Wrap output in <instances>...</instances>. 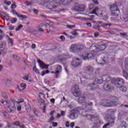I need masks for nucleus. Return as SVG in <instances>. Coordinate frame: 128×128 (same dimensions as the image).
<instances>
[{
	"label": "nucleus",
	"mask_w": 128,
	"mask_h": 128,
	"mask_svg": "<svg viewBox=\"0 0 128 128\" xmlns=\"http://www.w3.org/2000/svg\"><path fill=\"white\" fill-rule=\"evenodd\" d=\"M112 80V78L108 75L104 76L102 77V80L98 78H95L93 84H89L87 86V88L88 90H96L98 88V84H102V82H110Z\"/></svg>",
	"instance_id": "obj_1"
},
{
	"label": "nucleus",
	"mask_w": 128,
	"mask_h": 128,
	"mask_svg": "<svg viewBox=\"0 0 128 128\" xmlns=\"http://www.w3.org/2000/svg\"><path fill=\"white\" fill-rule=\"evenodd\" d=\"M126 84L124 80L122 78H112L113 86H115V88H119L120 90L122 92H126L127 90L126 87L122 86V84Z\"/></svg>",
	"instance_id": "obj_2"
},
{
	"label": "nucleus",
	"mask_w": 128,
	"mask_h": 128,
	"mask_svg": "<svg viewBox=\"0 0 128 128\" xmlns=\"http://www.w3.org/2000/svg\"><path fill=\"white\" fill-rule=\"evenodd\" d=\"M86 97L84 95L80 96L78 99V102L79 104H82V106H85V108H82L83 113L90 112V110H92V108L88 106H94V104L92 102H90L88 104V103L86 102Z\"/></svg>",
	"instance_id": "obj_3"
},
{
	"label": "nucleus",
	"mask_w": 128,
	"mask_h": 128,
	"mask_svg": "<svg viewBox=\"0 0 128 128\" xmlns=\"http://www.w3.org/2000/svg\"><path fill=\"white\" fill-rule=\"evenodd\" d=\"M24 102V99H20L19 102H17L14 100H12V101H6L8 112H14L16 110V104H22V102Z\"/></svg>",
	"instance_id": "obj_4"
},
{
	"label": "nucleus",
	"mask_w": 128,
	"mask_h": 128,
	"mask_svg": "<svg viewBox=\"0 0 128 128\" xmlns=\"http://www.w3.org/2000/svg\"><path fill=\"white\" fill-rule=\"evenodd\" d=\"M106 48V44H92L90 47V51L92 52H102Z\"/></svg>",
	"instance_id": "obj_5"
},
{
	"label": "nucleus",
	"mask_w": 128,
	"mask_h": 128,
	"mask_svg": "<svg viewBox=\"0 0 128 128\" xmlns=\"http://www.w3.org/2000/svg\"><path fill=\"white\" fill-rule=\"evenodd\" d=\"M73 92V95L74 96L78 97L82 96V92L80 90V87L78 86H74L72 88Z\"/></svg>",
	"instance_id": "obj_6"
},
{
	"label": "nucleus",
	"mask_w": 128,
	"mask_h": 128,
	"mask_svg": "<svg viewBox=\"0 0 128 128\" xmlns=\"http://www.w3.org/2000/svg\"><path fill=\"white\" fill-rule=\"evenodd\" d=\"M94 54L92 53H86L84 52L82 55H80V58H82L84 60H92V58H94Z\"/></svg>",
	"instance_id": "obj_7"
},
{
	"label": "nucleus",
	"mask_w": 128,
	"mask_h": 128,
	"mask_svg": "<svg viewBox=\"0 0 128 128\" xmlns=\"http://www.w3.org/2000/svg\"><path fill=\"white\" fill-rule=\"evenodd\" d=\"M120 4L116 2L113 5L112 14L113 16H116V18H118V14H120V10H118V6Z\"/></svg>",
	"instance_id": "obj_8"
},
{
	"label": "nucleus",
	"mask_w": 128,
	"mask_h": 128,
	"mask_svg": "<svg viewBox=\"0 0 128 128\" xmlns=\"http://www.w3.org/2000/svg\"><path fill=\"white\" fill-rule=\"evenodd\" d=\"M84 8L86 6L82 4L76 6L74 8V10L76 12H84Z\"/></svg>",
	"instance_id": "obj_9"
},
{
	"label": "nucleus",
	"mask_w": 128,
	"mask_h": 128,
	"mask_svg": "<svg viewBox=\"0 0 128 128\" xmlns=\"http://www.w3.org/2000/svg\"><path fill=\"white\" fill-rule=\"evenodd\" d=\"M79 62H80V59L78 58L74 59L71 62V64L74 68H76V67L80 65V63Z\"/></svg>",
	"instance_id": "obj_10"
},
{
	"label": "nucleus",
	"mask_w": 128,
	"mask_h": 128,
	"mask_svg": "<svg viewBox=\"0 0 128 128\" xmlns=\"http://www.w3.org/2000/svg\"><path fill=\"white\" fill-rule=\"evenodd\" d=\"M109 113L104 118V120H106V122H110L111 120H112V110H108Z\"/></svg>",
	"instance_id": "obj_11"
},
{
	"label": "nucleus",
	"mask_w": 128,
	"mask_h": 128,
	"mask_svg": "<svg viewBox=\"0 0 128 128\" xmlns=\"http://www.w3.org/2000/svg\"><path fill=\"white\" fill-rule=\"evenodd\" d=\"M47 26L44 24H41L39 26V28H38L40 32H44L46 30Z\"/></svg>",
	"instance_id": "obj_12"
},
{
	"label": "nucleus",
	"mask_w": 128,
	"mask_h": 128,
	"mask_svg": "<svg viewBox=\"0 0 128 128\" xmlns=\"http://www.w3.org/2000/svg\"><path fill=\"white\" fill-rule=\"evenodd\" d=\"M120 104V101L118 100V97H113V101H112V106H116Z\"/></svg>",
	"instance_id": "obj_13"
},
{
	"label": "nucleus",
	"mask_w": 128,
	"mask_h": 128,
	"mask_svg": "<svg viewBox=\"0 0 128 128\" xmlns=\"http://www.w3.org/2000/svg\"><path fill=\"white\" fill-rule=\"evenodd\" d=\"M39 64L40 68L42 70H48V66H50L44 64V63L40 60L39 62Z\"/></svg>",
	"instance_id": "obj_14"
},
{
	"label": "nucleus",
	"mask_w": 128,
	"mask_h": 128,
	"mask_svg": "<svg viewBox=\"0 0 128 128\" xmlns=\"http://www.w3.org/2000/svg\"><path fill=\"white\" fill-rule=\"evenodd\" d=\"M68 118L70 120H76V118H78V113L76 112H73L70 116H68Z\"/></svg>",
	"instance_id": "obj_15"
},
{
	"label": "nucleus",
	"mask_w": 128,
	"mask_h": 128,
	"mask_svg": "<svg viewBox=\"0 0 128 128\" xmlns=\"http://www.w3.org/2000/svg\"><path fill=\"white\" fill-rule=\"evenodd\" d=\"M25 88H26V84L24 83L21 84L20 86H18V89L20 92L24 90Z\"/></svg>",
	"instance_id": "obj_16"
},
{
	"label": "nucleus",
	"mask_w": 128,
	"mask_h": 128,
	"mask_svg": "<svg viewBox=\"0 0 128 128\" xmlns=\"http://www.w3.org/2000/svg\"><path fill=\"white\" fill-rule=\"evenodd\" d=\"M58 4H63V6H68V4H70V2H68V0H62L59 1Z\"/></svg>",
	"instance_id": "obj_17"
},
{
	"label": "nucleus",
	"mask_w": 128,
	"mask_h": 128,
	"mask_svg": "<svg viewBox=\"0 0 128 128\" xmlns=\"http://www.w3.org/2000/svg\"><path fill=\"white\" fill-rule=\"evenodd\" d=\"M100 8H95L93 11H92V12H90V14H96V16H98V14H102V13H100Z\"/></svg>",
	"instance_id": "obj_18"
},
{
	"label": "nucleus",
	"mask_w": 128,
	"mask_h": 128,
	"mask_svg": "<svg viewBox=\"0 0 128 128\" xmlns=\"http://www.w3.org/2000/svg\"><path fill=\"white\" fill-rule=\"evenodd\" d=\"M104 90L110 92V85L108 83H106L105 84H104Z\"/></svg>",
	"instance_id": "obj_19"
},
{
	"label": "nucleus",
	"mask_w": 128,
	"mask_h": 128,
	"mask_svg": "<svg viewBox=\"0 0 128 128\" xmlns=\"http://www.w3.org/2000/svg\"><path fill=\"white\" fill-rule=\"evenodd\" d=\"M78 46L77 44H72L70 46V49L72 52H78V47L76 46Z\"/></svg>",
	"instance_id": "obj_20"
},
{
	"label": "nucleus",
	"mask_w": 128,
	"mask_h": 128,
	"mask_svg": "<svg viewBox=\"0 0 128 128\" xmlns=\"http://www.w3.org/2000/svg\"><path fill=\"white\" fill-rule=\"evenodd\" d=\"M86 118H87L88 120H91V121H93L94 120H96V117L94 116V115H90V114H86Z\"/></svg>",
	"instance_id": "obj_21"
},
{
	"label": "nucleus",
	"mask_w": 128,
	"mask_h": 128,
	"mask_svg": "<svg viewBox=\"0 0 128 128\" xmlns=\"http://www.w3.org/2000/svg\"><path fill=\"white\" fill-rule=\"evenodd\" d=\"M6 38H8V42L10 45V46H14V40L12 38H10V36H6Z\"/></svg>",
	"instance_id": "obj_22"
},
{
	"label": "nucleus",
	"mask_w": 128,
	"mask_h": 128,
	"mask_svg": "<svg viewBox=\"0 0 128 128\" xmlns=\"http://www.w3.org/2000/svg\"><path fill=\"white\" fill-rule=\"evenodd\" d=\"M85 70L89 72H94V68L90 66H88L86 67Z\"/></svg>",
	"instance_id": "obj_23"
},
{
	"label": "nucleus",
	"mask_w": 128,
	"mask_h": 128,
	"mask_svg": "<svg viewBox=\"0 0 128 128\" xmlns=\"http://www.w3.org/2000/svg\"><path fill=\"white\" fill-rule=\"evenodd\" d=\"M62 66H58L56 68V74H58L60 72H62Z\"/></svg>",
	"instance_id": "obj_24"
},
{
	"label": "nucleus",
	"mask_w": 128,
	"mask_h": 128,
	"mask_svg": "<svg viewBox=\"0 0 128 128\" xmlns=\"http://www.w3.org/2000/svg\"><path fill=\"white\" fill-rule=\"evenodd\" d=\"M75 46L77 48L78 52H82V50H84V46L82 45L78 44Z\"/></svg>",
	"instance_id": "obj_25"
},
{
	"label": "nucleus",
	"mask_w": 128,
	"mask_h": 128,
	"mask_svg": "<svg viewBox=\"0 0 128 128\" xmlns=\"http://www.w3.org/2000/svg\"><path fill=\"white\" fill-rule=\"evenodd\" d=\"M102 28H110V26H112V24H104L101 25Z\"/></svg>",
	"instance_id": "obj_26"
},
{
	"label": "nucleus",
	"mask_w": 128,
	"mask_h": 128,
	"mask_svg": "<svg viewBox=\"0 0 128 128\" xmlns=\"http://www.w3.org/2000/svg\"><path fill=\"white\" fill-rule=\"evenodd\" d=\"M17 16L18 18H19L20 20H24V18H28V16H26V15L18 14L17 15Z\"/></svg>",
	"instance_id": "obj_27"
},
{
	"label": "nucleus",
	"mask_w": 128,
	"mask_h": 128,
	"mask_svg": "<svg viewBox=\"0 0 128 128\" xmlns=\"http://www.w3.org/2000/svg\"><path fill=\"white\" fill-rule=\"evenodd\" d=\"M103 106L106 107L110 106V100H104Z\"/></svg>",
	"instance_id": "obj_28"
},
{
	"label": "nucleus",
	"mask_w": 128,
	"mask_h": 128,
	"mask_svg": "<svg viewBox=\"0 0 128 128\" xmlns=\"http://www.w3.org/2000/svg\"><path fill=\"white\" fill-rule=\"evenodd\" d=\"M33 70L36 72V74H40V70L36 68V66H34L33 68Z\"/></svg>",
	"instance_id": "obj_29"
},
{
	"label": "nucleus",
	"mask_w": 128,
	"mask_h": 128,
	"mask_svg": "<svg viewBox=\"0 0 128 128\" xmlns=\"http://www.w3.org/2000/svg\"><path fill=\"white\" fill-rule=\"evenodd\" d=\"M4 36V32L0 30V40H2V38Z\"/></svg>",
	"instance_id": "obj_30"
},
{
	"label": "nucleus",
	"mask_w": 128,
	"mask_h": 128,
	"mask_svg": "<svg viewBox=\"0 0 128 128\" xmlns=\"http://www.w3.org/2000/svg\"><path fill=\"white\" fill-rule=\"evenodd\" d=\"M120 35L122 36H123V38H126V40H128V34L124 33V32H120Z\"/></svg>",
	"instance_id": "obj_31"
},
{
	"label": "nucleus",
	"mask_w": 128,
	"mask_h": 128,
	"mask_svg": "<svg viewBox=\"0 0 128 128\" xmlns=\"http://www.w3.org/2000/svg\"><path fill=\"white\" fill-rule=\"evenodd\" d=\"M50 74V70H43L42 72L41 76H45V74Z\"/></svg>",
	"instance_id": "obj_32"
},
{
	"label": "nucleus",
	"mask_w": 128,
	"mask_h": 128,
	"mask_svg": "<svg viewBox=\"0 0 128 128\" xmlns=\"http://www.w3.org/2000/svg\"><path fill=\"white\" fill-rule=\"evenodd\" d=\"M126 122L123 121L121 124V126H120V128H126Z\"/></svg>",
	"instance_id": "obj_33"
},
{
	"label": "nucleus",
	"mask_w": 128,
	"mask_h": 128,
	"mask_svg": "<svg viewBox=\"0 0 128 128\" xmlns=\"http://www.w3.org/2000/svg\"><path fill=\"white\" fill-rule=\"evenodd\" d=\"M22 28H24V26H22V24L20 25L16 29V32H20V30H22Z\"/></svg>",
	"instance_id": "obj_34"
},
{
	"label": "nucleus",
	"mask_w": 128,
	"mask_h": 128,
	"mask_svg": "<svg viewBox=\"0 0 128 128\" xmlns=\"http://www.w3.org/2000/svg\"><path fill=\"white\" fill-rule=\"evenodd\" d=\"M46 95L43 92H40L39 93V98L42 100V98H44Z\"/></svg>",
	"instance_id": "obj_35"
},
{
	"label": "nucleus",
	"mask_w": 128,
	"mask_h": 128,
	"mask_svg": "<svg viewBox=\"0 0 128 128\" xmlns=\"http://www.w3.org/2000/svg\"><path fill=\"white\" fill-rule=\"evenodd\" d=\"M94 30H100V26L95 25L94 26Z\"/></svg>",
	"instance_id": "obj_36"
},
{
	"label": "nucleus",
	"mask_w": 128,
	"mask_h": 128,
	"mask_svg": "<svg viewBox=\"0 0 128 128\" xmlns=\"http://www.w3.org/2000/svg\"><path fill=\"white\" fill-rule=\"evenodd\" d=\"M124 72V78H126V80H128V73L126 71H123Z\"/></svg>",
	"instance_id": "obj_37"
},
{
	"label": "nucleus",
	"mask_w": 128,
	"mask_h": 128,
	"mask_svg": "<svg viewBox=\"0 0 128 128\" xmlns=\"http://www.w3.org/2000/svg\"><path fill=\"white\" fill-rule=\"evenodd\" d=\"M20 124L18 121L16 122L12 123V126H19Z\"/></svg>",
	"instance_id": "obj_38"
},
{
	"label": "nucleus",
	"mask_w": 128,
	"mask_h": 128,
	"mask_svg": "<svg viewBox=\"0 0 128 128\" xmlns=\"http://www.w3.org/2000/svg\"><path fill=\"white\" fill-rule=\"evenodd\" d=\"M26 6H32V4H34V2L32 1H31L30 2H29L28 1H26V2H25Z\"/></svg>",
	"instance_id": "obj_39"
},
{
	"label": "nucleus",
	"mask_w": 128,
	"mask_h": 128,
	"mask_svg": "<svg viewBox=\"0 0 128 128\" xmlns=\"http://www.w3.org/2000/svg\"><path fill=\"white\" fill-rule=\"evenodd\" d=\"M110 122L107 123L106 124H105L103 126V128H110Z\"/></svg>",
	"instance_id": "obj_40"
},
{
	"label": "nucleus",
	"mask_w": 128,
	"mask_h": 128,
	"mask_svg": "<svg viewBox=\"0 0 128 128\" xmlns=\"http://www.w3.org/2000/svg\"><path fill=\"white\" fill-rule=\"evenodd\" d=\"M67 28H76V25H67Z\"/></svg>",
	"instance_id": "obj_41"
},
{
	"label": "nucleus",
	"mask_w": 128,
	"mask_h": 128,
	"mask_svg": "<svg viewBox=\"0 0 128 128\" xmlns=\"http://www.w3.org/2000/svg\"><path fill=\"white\" fill-rule=\"evenodd\" d=\"M4 4H7V6H10V4H12V2H10L6 0H4Z\"/></svg>",
	"instance_id": "obj_42"
},
{
	"label": "nucleus",
	"mask_w": 128,
	"mask_h": 128,
	"mask_svg": "<svg viewBox=\"0 0 128 128\" xmlns=\"http://www.w3.org/2000/svg\"><path fill=\"white\" fill-rule=\"evenodd\" d=\"M18 20L16 18H14L12 20H11V24H16V22Z\"/></svg>",
	"instance_id": "obj_43"
},
{
	"label": "nucleus",
	"mask_w": 128,
	"mask_h": 128,
	"mask_svg": "<svg viewBox=\"0 0 128 128\" xmlns=\"http://www.w3.org/2000/svg\"><path fill=\"white\" fill-rule=\"evenodd\" d=\"M54 120V116H51L50 118L48 119V122H52Z\"/></svg>",
	"instance_id": "obj_44"
},
{
	"label": "nucleus",
	"mask_w": 128,
	"mask_h": 128,
	"mask_svg": "<svg viewBox=\"0 0 128 128\" xmlns=\"http://www.w3.org/2000/svg\"><path fill=\"white\" fill-rule=\"evenodd\" d=\"M49 30L50 32H54V28L53 27H50Z\"/></svg>",
	"instance_id": "obj_45"
},
{
	"label": "nucleus",
	"mask_w": 128,
	"mask_h": 128,
	"mask_svg": "<svg viewBox=\"0 0 128 128\" xmlns=\"http://www.w3.org/2000/svg\"><path fill=\"white\" fill-rule=\"evenodd\" d=\"M13 58L14 60H20V57L16 55H13Z\"/></svg>",
	"instance_id": "obj_46"
},
{
	"label": "nucleus",
	"mask_w": 128,
	"mask_h": 128,
	"mask_svg": "<svg viewBox=\"0 0 128 128\" xmlns=\"http://www.w3.org/2000/svg\"><path fill=\"white\" fill-rule=\"evenodd\" d=\"M125 68L126 70H128V60H126L125 62Z\"/></svg>",
	"instance_id": "obj_47"
},
{
	"label": "nucleus",
	"mask_w": 128,
	"mask_h": 128,
	"mask_svg": "<svg viewBox=\"0 0 128 128\" xmlns=\"http://www.w3.org/2000/svg\"><path fill=\"white\" fill-rule=\"evenodd\" d=\"M4 46V45L1 44L0 45V56H1V54H2V50L0 49L2 48Z\"/></svg>",
	"instance_id": "obj_48"
},
{
	"label": "nucleus",
	"mask_w": 128,
	"mask_h": 128,
	"mask_svg": "<svg viewBox=\"0 0 128 128\" xmlns=\"http://www.w3.org/2000/svg\"><path fill=\"white\" fill-rule=\"evenodd\" d=\"M66 128H70V122H66L65 124Z\"/></svg>",
	"instance_id": "obj_49"
},
{
	"label": "nucleus",
	"mask_w": 128,
	"mask_h": 128,
	"mask_svg": "<svg viewBox=\"0 0 128 128\" xmlns=\"http://www.w3.org/2000/svg\"><path fill=\"white\" fill-rule=\"evenodd\" d=\"M98 36H100V33L96 32L94 34V38H98Z\"/></svg>",
	"instance_id": "obj_50"
},
{
	"label": "nucleus",
	"mask_w": 128,
	"mask_h": 128,
	"mask_svg": "<svg viewBox=\"0 0 128 128\" xmlns=\"http://www.w3.org/2000/svg\"><path fill=\"white\" fill-rule=\"evenodd\" d=\"M56 112L55 110H52L50 113V116H54V114Z\"/></svg>",
	"instance_id": "obj_51"
},
{
	"label": "nucleus",
	"mask_w": 128,
	"mask_h": 128,
	"mask_svg": "<svg viewBox=\"0 0 128 128\" xmlns=\"http://www.w3.org/2000/svg\"><path fill=\"white\" fill-rule=\"evenodd\" d=\"M17 110H18V112H20V110H22V106L20 105L18 107H17Z\"/></svg>",
	"instance_id": "obj_52"
},
{
	"label": "nucleus",
	"mask_w": 128,
	"mask_h": 128,
	"mask_svg": "<svg viewBox=\"0 0 128 128\" xmlns=\"http://www.w3.org/2000/svg\"><path fill=\"white\" fill-rule=\"evenodd\" d=\"M71 34L72 35V36H78V34L76 32H71Z\"/></svg>",
	"instance_id": "obj_53"
},
{
	"label": "nucleus",
	"mask_w": 128,
	"mask_h": 128,
	"mask_svg": "<svg viewBox=\"0 0 128 128\" xmlns=\"http://www.w3.org/2000/svg\"><path fill=\"white\" fill-rule=\"evenodd\" d=\"M52 126L53 128H56V126H58V122H52Z\"/></svg>",
	"instance_id": "obj_54"
},
{
	"label": "nucleus",
	"mask_w": 128,
	"mask_h": 128,
	"mask_svg": "<svg viewBox=\"0 0 128 128\" xmlns=\"http://www.w3.org/2000/svg\"><path fill=\"white\" fill-rule=\"evenodd\" d=\"M12 12L13 14H16L18 16V13L16 12L14 10L12 9Z\"/></svg>",
	"instance_id": "obj_55"
},
{
	"label": "nucleus",
	"mask_w": 128,
	"mask_h": 128,
	"mask_svg": "<svg viewBox=\"0 0 128 128\" xmlns=\"http://www.w3.org/2000/svg\"><path fill=\"white\" fill-rule=\"evenodd\" d=\"M61 116H64L66 115V112H64V111L62 110L61 111Z\"/></svg>",
	"instance_id": "obj_56"
},
{
	"label": "nucleus",
	"mask_w": 128,
	"mask_h": 128,
	"mask_svg": "<svg viewBox=\"0 0 128 128\" xmlns=\"http://www.w3.org/2000/svg\"><path fill=\"white\" fill-rule=\"evenodd\" d=\"M60 39L64 41L66 40V38H64V36H60Z\"/></svg>",
	"instance_id": "obj_57"
},
{
	"label": "nucleus",
	"mask_w": 128,
	"mask_h": 128,
	"mask_svg": "<svg viewBox=\"0 0 128 128\" xmlns=\"http://www.w3.org/2000/svg\"><path fill=\"white\" fill-rule=\"evenodd\" d=\"M32 48V50H34V48H36V44H32L31 46Z\"/></svg>",
	"instance_id": "obj_58"
},
{
	"label": "nucleus",
	"mask_w": 128,
	"mask_h": 128,
	"mask_svg": "<svg viewBox=\"0 0 128 128\" xmlns=\"http://www.w3.org/2000/svg\"><path fill=\"white\" fill-rule=\"evenodd\" d=\"M14 8H16V4H12L11 6V8H12V10Z\"/></svg>",
	"instance_id": "obj_59"
},
{
	"label": "nucleus",
	"mask_w": 128,
	"mask_h": 128,
	"mask_svg": "<svg viewBox=\"0 0 128 128\" xmlns=\"http://www.w3.org/2000/svg\"><path fill=\"white\" fill-rule=\"evenodd\" d=\"M70 126L72 128H74V122H71L70 124Z\"/></svg>",
	"instance_id": "obj_60"
},
{
	"label": "nucleus",
	"mask_w": 128,
	"mask_h": 128,
	"mask_svg": "<svg viewBox=\"0 0 128 128\" xmlns=\"http://www.w3.org/2000/svg\"><path fill=\"white\" fill-rule=\"evenodd\" d=\"M124 114V112H121L120 113V114L118 116V118H122L124 116H122V114Z\"/></svg>",
	"instance_id": "obj_61"
},
{
	"label": "nucleus",
	"mask_w": 128,
	"mask_h": 128,
	"mask_svg": "<svg viewBox=\"0 0 128 128\" xmlns=\"http://www.w3.org/2000/svg\"><path fill=\"white\" fill-rule=\"evenodd\" d=\"M10 30H14V27L12 26H10L9 27Z\"/></svg>",
	"instance_id": "obj_62"
},
{
	"label": "nucleus",
	"mask_w": 128,
	"mask_h": 128,
	"mask_svg": "<svg viewBox=\"0 0 128 128\" xmlns=\"http://www.w3.org/2000/svg\"><path fill=\"white\" fill-rule=\"evenodd\" d=\"M28 32H32V34L34 32H36V30H32L30 28L28 29Z\"/></svg>",
	"instance_id": "obj_63"
},
{
	"label": "nucleus",
	"mask_w": 128,
	"mask_h": 128,
	"mask_svg": "<svg viewBox=\"0 0 128 128\" xmlns=\"http://www.w3.org/2000/svg\"><path fill=\"white\" fill-rule=\"evenodd\" d=\"M12 126V124L10 123L7 124V126H6V128H10Z\"/></svg>",
	"instance_id": "obj_64"
}]
</instances>
